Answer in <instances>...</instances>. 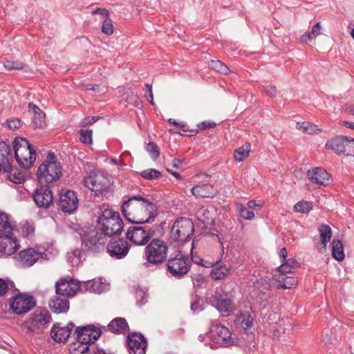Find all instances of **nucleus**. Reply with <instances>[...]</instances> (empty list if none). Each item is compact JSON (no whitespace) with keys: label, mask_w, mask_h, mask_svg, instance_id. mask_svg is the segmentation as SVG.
Returning a JSON list of instances; mask_svg holds the SVG:
<instances>
[{"label":"nucleus","mask_w":354,"mask_h":354,"mask_svg":"<svg viewBox=\"0 0 354 354\" xmlns=\"http://www.w3.org/2000/svg\"><path fill=\"white\" fill-rule=\"evenodd\" d=\"M216 124L214 122L205 121V122H201L198 125V127L201 129L205 130V129H207L214 128L216 127Z\"/></svg>","instance_id":"e2e57ef3"},{"label":"nucleus","mask_w":354,"mask_h":354,"mask_svg":"<svg viewBox=\"0 0 354 354\" xmlns=\"http://www.w3.org/2000/svg\"><path fill=\"white\" fill-rule=\"evenodd\" d=\"M32 198L38 207L45 209L50 207L53 202L52 191L46 185H40L35 189L32 194Z\"/></svg>","instance_id":"a211bd4d"},{"label":"nucleus","mask_w":354,"mask_h":354,"mask_svg":"<svg viewBox=\"0 0 354 354\" xmlns=\"http://www.w3.org/2000/svg\"><path fill=\"white\" fill-rule=\"evenodd\" d=\"M102 333L99 328L93 325L78 326L74 335L75 341L70 344L71 354H110L104 349L96 346L95 341Z\"/></svg>","instance_id":"f03ea898"},{"label":"nucleus","mask_w":354,"mask_h":354,"mask_svg":"<svg viewBox=\"0 0 354 354\" xmlns=\"http://www.w3.org/2000/svg\"><path fill=\"white\" fill-rule=\"evenodd\" d=\"M296 128L303 133L308 134H316L320 131L315 124L308 122H299L296 124Z\"/></svg>","instance_id":"c9c22d12"},{"label":"nucleus","mask_w":354,"mask_h":354,"mask_svg":"<svg viewBox=\"0 0 354 354\" xmlns=\"http://www.w3.org/2000/svg\"><path fill=\"white\" fill-rule=\"evenodd\" d=\"M321 239V243H328L332 237V230L330 226L322 224L318 229Z\"/></svg>","instance_id":"e433bc0d"},{"label":"nucleus","mask_w":354,"mask_h":354,"mask_svg":"<svg viewBox=\"0 0 354 354\" xmlns=\"http://www.w3.org/2000/svg\"><path fill=\"white\" fill-rule=\"evenodd\" d=\"M102 32L107 35H110L113 32V26L110 18L103 21Z\"/></svg>","instance_id":"5fc2aeb1"},{"label":"nucleus","mask_w":354,"mask_h":354,"mask_svg":"<svg viewBox=\"0 0 354 354\" xmlns=\"http://www.w3.org/2000/svg\"><path fill=\"white\" fill-rule=\"evenodd\" d=\"M35 306L33 297L25 293L18 294L10 301V309L14 313L19 315L28 313Z\"/></svg>","instance_id":"4468645a"},{"label":"nucleus","mask_w":354,"mask_h":354,"mask_svg":"<svg viewBox=\"0 0 354 354\" xmlns=\"http://www.w3.org/2000/svg\"><path fill=\"white\" fill-rule=\"evenodd\" d=\"M50 310L56 314L66 313L69 309V301L66 297L55 295L48 304Z\"/></svg>","instance_id":"393cba45"},{"label":"nucleus","mask_w":354,"mask_h":354,"mask_svg":"<svg viewBox=\"0 0 354 354\" xmlns=\"http://www.w3.org/2000/svg\"><path fill=\"white\" fill-rule=\"evenodd\" d=\"M3 65L8 70H21L24 68V64L19 61H11L6 60L4 62Z\"/></svg>","instance_id":"603ef678"},{"label":"nucleus","mask_w":354,"mask_h":354,"mask_svg":"<svg viewBox=\"0 0 354 354\" xmlns=\"http://www.w3.org/2000/svg\"><path fill=\"white\" fill-rule=\"evenodd\" d=\"M97 214L99 229L104 236L111 237L121 234L123 221L118 212L113 211L108 204L104 203L98 207Z\"/></svg>","instance_id":"7ed1b4c3"},{"label":"nucleus","mask_w":354,"mask_h":354,"mask_svg":"<svg viewBox=\"0 0 354 354\" xmlns=\"http://www.w3.org/2000/svg\"><path fill=\"white\" fill-rule=\"evenodd\" d=\"M236 209L239 213L241 217L247 220H252L254 217V214L253 211L248 209L246 207H245L242 204H238L236 205Z\"/></svg>","instance_id":"c03bdc74"},{"label":"nucleus","mask_w":354,"mask_h":354,"mask_svg":"<svg viewBox=\"0 0 354 354\" xmlns=\"http://www.w3.org/2000/svg\"><path fill=\"white\" fill-rule=\"evenodd\" d=\"M19 254L21 264L26 268L32 266L39 258V253L31 248L21 250Z\"/></svg>","instance_id":"bb28decb"},{"label":"nucleus","mask_w":354,"mask_h":354,"mask_svg":"<svg viewBox=\"0 0 354 354\" xmlns=\"http://www.w3.org/2000/svg\"><path fill=\"white\" fill-rule=\"evenodd\" d=\"M75 327L73 322L68 323L66 326H61L60 323L53 325L50 335L53 339L57 342H65L68 339L72 329Z\"/></svg>","instance_id":"412c9836"},{"label":"nucleus","mask_w":354,"mask_h":354,"mask_svg":"<svg viewBox=\"0 0 354 354\" xmlns=\"http://www.w3.org/2000/svg\"><path fill=\"white\" fill-rule=\"evenodd\" d=\"M19 232L15 223L7 214L0 212V241L16 243L19 241Z\"/></svg>","instance_id":"9b49d317"},{"label":"nucleus","mask_w":354,"mask_h":354,"mask_svg":"<svg viewBox=\"0 0 354 354\" xmlns=\"http://www.w3.org/2000/svg\"><path fill=\"white\" fill-rule=\"evenodd\" d=\"M62 174V167L53 152H48L46 160L39 166L36 176L38 182L42 184L54 183Z\"/></svg>","instance_id":"20e7f679"},{"label":"nucleus","mask_w":354,"mask_h":354,"mask_svg":"<svg viewBox=\"0 0 354 354\" xmlns=\"http://www.w3.org/2000/svg\"><path fill=\"white\" fill-rule=\"evenodd\" d=\"M307 176L313 183L323 186L329 185L332 181L330 175L322 167H313L308 169Z\"/></svg>","instance_id":"aec40b11"},{"label":"nucleus","mask_w":354,"mask_h":354,"mask_svg":"<svg viewBox=\"0 0 354 354\" xmlns=\"http://www.w3.org/2000/svg\"><path fill=\"white\" fill-rule=\"evenodd\" d=\"M12 144L15 157L19 165L24 168L31 167L36 160V153L28 140L17 137Z\"/></svg>","instance_id":"39448f33"},{"label":"nucleus","mask_w":354,"mask_h":354,"mask_svg":"<svg viewBox=\"0 0 354 354\" xmlns=\"http://www.w3.org/2000/svg\"><path fill=\"white\" fill-rule=\"evenodd\" d=\"M325 147L337 155L354 156V138L345 136H335L328 140Z\"/></svg>","instance_id":"1a4fd4ad"},{"label":"nucleus","mask_w":354,"mask_h":354,"mask_svg":"<svg viewBox=\"0 0 354 354\" xmlns=\"http://www.w3.org/2000/svg\"><path fill=\"white\" fill-rule=\"evenodd\" d=\"M8 127L11 130H17L22 125V122L18 118H13L7 121Z\"/></svg>","instance_id":"052dcab7"},{"label":"nucleus","mask_w":354,"mask_h":354,"mask_svg":"<svg viewBox=\"0 0 354 354\" xmlns=\"http://www.w3.org/2000/svg\"><path fill=\"white\" fill-rule=\"evenodd\" d=\"M58 205L62 211L66 213H72L78 205V199L75 193L71 190L62 192L58 201Z\"/></svg>","instance_id":"6ab92c4d"},{"label":"nucleus","mask_w":354,"mask_h":354,"mask_svg":"<svg viewBox=\"0 0 354 354\" xmlns=\"http://www.w3.org/2000/svg\"><path fill=\"white\" fill-rule=\"evenodd\" d=\"M313 209L312 203L308 201H301L297 203L294 206V209L297 212L306 214Z\"/></svg>","instance_id":"37998d69"},{"label":"nucleus","mask_w":354,"mask_h":354,"mask_svg":"<svg viewBox=\"0 0 354 354\" xmlns=\"http://www.w3.org/2000/svg\"><path fill=\"white\" fill-rule=\"evenodd\" d=\"M92 15H99L102 21L109 18L110 12L104 8H97L92 11Z\"/></svg>","instance_id":"bf43d9fd"},{"label":"nucleus","mask_w":354,"mask_h":354,"mask_svg":"<svg viewBox=\"0 0 354 354\" xmlns=\"http://www.w3.org/2000/svg\"><path fill=\"white\" fill-rule=\"evenodd\" d=\"M196 216L198 221V225L202 228H209L214 224L212 214L207 208L203 207L198 209L196 213Z\"/></svg>","instance_id":"c85d7f7f"},{"label":"nucleus","mask_w":354,"mask_h":354,"mask_svg":"<svg viewBox=\"0 0 354 354\" xmlns=\"http://www.w3.org/2000/svg\"><path fill=\"white\" fill-rule=\"evenodd\" d=\"M108 330L115 334H123L127 331L129 326L123 317L113 319L107 326Z\"/></svg>","instance_id":"c756f323"},{"label":"nucleus","mask_w":354,"mask_h":354,"mask_svg":"<svg viewBox=\"0 0 354 354\" xmlns=\"http://www.w3.org/2000/svg\"><path fill=\"white\" fill-rule=\"evenodd\" d=\"M127 344L131 354H145L147 342L140 333H129L127 339Z\"/></svg>","instance_id":"f3484780"},{"label":"nucleus","mask_w":354,"mask_h":354,"mask_svg":"<svg viewBox=\"0 0 354 354\" xmlns=\"http://www.w3.org/2000/svg\"><path fill=\"white\" fill-rule=\"evenodd\" d=\"M214 306L221 313H229L233 309L232 301L227 294L226 295V298L221 299Z\"/></svg>","instance_id":"f704fd0d"},{"label":"nucleus","mask_w":354,"mask_h":354,"mask_svg":"<svg viewBox=\"0 0 354 354\" xmlns=\"http://www.w3.org/2000/svg\"><path fill=\"white\" fill-rule=\"evenodd\" d=\"M219 261H220L219 259H217L216 260H213V261H206V260L203 259V263H201V265L205 268L214 267V265L217 264Z\"/></svg>","instance_id":"774afa93"},{"label":"nucleus","mask_w":354,"mask_h":354,"mask_svg":"<svg viewBox=\"0 0 354 354\" xmlns=\"http://www.w3.org/2000/svg\"><path fill=\"white\" fill-rule=\"evenodd\" d=\"M263 205V203H257L255 201L251 200L248 202V207L251 211L256 210L257 208L261 207Z\"/></svg>","instance_id":"69168bd1"},{"label":"nucleus","mask_w":354,"mask_h":354,"mask_svg":"<svg viewBox=\"0 0 354 354\" xmlns=\"http://www.w3.org/2000/svg\"><path fill=\"white\" fill-rule=\"evenodd\" d=\"M20 245H0V257H6L15 253Z\"/></svg>","instance_id":"a19ab883"},{"label":"nucleus","mask_w":354,"mask_h":354,"mask_svg":"<svg viewBox=\"0 0 354 354\" xmlns=\"http://www.w3.org/2000/svg\"><path fill=\"white\" fill-rule=\"evenodd\" d=\"M140 174L142 178L147 180H156L162 176L160 171L156 169H148L142 171Z\"/></svg>","instance_id":"79ce46f5"},{"label":"nucleus","mask_w":354,"mask_h":354,"mask_svg":"<svg viewBox=\"0 0 354 354\" xmlns=\"http://www.w3.org/2000/svg\"><path fill=\"white\" fill-rule=\"evenodd\" d=\"M194 231L192 221L187 218H180L173 224L169 236L171 242L185 243L189 241Z\"/></svg>","instance_id":"423d86ee"},{"label":"nucleus","mask_w":354,"mask_h":354,"mask_svg":"<svg viewBox=\"0 0 354 354\" xmlns=\"http://www.w3.org/2000/svg\"><path fill=\"white\" fill-rule=\"evenodd\" d=\"M322 26L320 22H317L313 26L311 31L305 32L300 38L301 41L307 44L321 35Z\"/></svg>","instance_id":"473e14b6"},{"label":"nucleus","mask_w":354,"mask_h":354,"mask_svg":"<svg viewBox=\"0 0 354 354\" xmlns=\"http://www.w3.org/2000/svg\"><path fill=\"white\" fill-rule=\"evenodd\" d=\"M167 271L174 277L180 278L186 274L190 270L191 262L187 256L178 252L167 261Z\"/></svg>","instance_id":"f8f14e48"},{"label":"nucleus","mask_w":354,"mask_h":354,"mask_svg":"<svg viewBox=\"0 0 354 354\" xmlns=\"http://www.w3.org/2000/svg\"><path fill=\"white\" fill-rule=\"evenodd\" d=\"M209 339L213 342L214 346L228 347L232 345H236L239 343L236 337H232L230 331L223 325L213 322L209 330Z\"/></svg>","instance_id":"0eeeda50"},{"label":"nucleus","mask_w":354,"mask_h":354,"mask_svg":"<svg viewBox=\"0 0 354 354\" xmlns=\"http://www.w3.org/2000/svg\"><path fill=\"white\" fill-rule=\"evenodd\" d=\"M203 301L196 296L192 302L191 303V310L194 313H199L202 311V310L203 309Z\"/></svg>","instance_id":"6e6d98bb"},{"label":"nucleus","mask_w":354,"mask_h":354,"mask_svg":"<svg viewBox=\"0 0 354 354\" xmlns=\"http://www.w3.org/2000/svg\"><path fill=\"white\" fill-rule=\"evenodd\" d=\"M86 286V288L90 292H100L101 284L97 281H94V280L88 281Z\"/></svg>","instance_id":"13d9d810"},{"label":"nucleus","mask_w":354,"mask_h":354,"mask_svg":"<svg viewBox=\"0 0 354 354\" xmlns=\"http://www.w3.org/2000/svg\"><path fill=\"white\" fill-rule=\"evenodd\" d=\"M18 230L19 232V241L16 243L21 241V237L27 238L28 239L31 240L35 234V227L32 224H30L28 222L23 223L20 229L18 228Z\"/></svg>","instance_id":"72a5a7b5"},{"label":"nucleus","mask_w":354,"mask_h":354,"mask_svg":"<svg viewBox=\"0 0 354 354\" xmlns=\"http://www.w3.org/2000/svg\"><path fill=\"white\" fill-rule=\"evenodd\" d=\"M278 281L281 288L283 289L291 288L292 286L297 283V280L295 278L285 276V274H281Z\"/></svg>","instance_id":"ea45409f"},{"label":"nucleus","mask_w":354,"mask_h":354,"mask_svg":"<svg viewBox=\"0 0 354 354\" xmlns=\"http://www.w3.org/2000/svg\"><path fill=\"white\" fill-rule=\"evenodd\" d=\"M13 160L10 147L5 142H0V170L9 172Z\"/></svg>","instance_id":"b1692460"},{"label":"nucleus","mask_w":354,"mask_h":354,"mask_svg":"<svg viewBox=\"0 0 354 354\" xmlns=\"http://www.w3.org/2000/svg\"><path fill=\"white\" fill-rule=\"evenodd\" d=\"M147 150L153 159H156L160 156L158 147L154 142H149L147 145Z\"/></svg>","instance_id":"4d7b16f0"},{"label":"nucleus","mask_w":354,"mask_h":354,"mask_svg":"<svg viewBox=\"0 0 354 354\" xmlns=\"http://www.w3.org/2000/svg\"><path fill=\"white\" fill-rule=\"evenodd\" d=\"M263 86L264 88L265 93H266L267 95H268L271 97H274L277 96V89L275 86L271 85V84H268V85H264Z\"/></svg>","instance_id":"680f3d73"},{"label":"nucleus","mask_w":354,"mask_h":354,"mask_svg":"<svg viewBox=\"0 0 354 354\" xmlns=\"http://www.w3.org/2000/svg\"><path fill=\"white\" fill-rule=\"evenodd\" d=\"M79 290L80 285L77 280L64 278L55 283L56 294L67 299L75 296Z\"/></svg>","instance_id":"dca6fc26"},{"label":"nucleus","mask_w":354,"mask_h":354,"mask_svg":"<svg viewBox=\"0 0 354 354\" xmlns=\"http://www.w3.org/2000/svg\"><path fill=\"white\" fill-rule=\"evenodd\" d=\"M250 151V144L245 143L244 145L237 149L234 152V158L236 160L241 162L246 158Z\"/></svg>","instance_id":"4c0bfd02"},{"label":"nucleus","mask_w":354,"mask_h":354,"mask_svg":"<svg viewBox=\"0 0 354 354\" xmlns=\"http://www.w3.org/2000/svg\"><path fill=\"white\" fill-rule=\"evenodd\" d=\"M122 212L124 217L131 223L142 224L149 223L154 218L157 207L147 198L133 196L123 203Z\"/></svg>","instance_id":"f257e3e1"},{"label":"nucleus","mask_w":354,"mask_h":354,"mask_svg":"<svg viewBox=\"0 0 354 354\" xmlns=\"http://www.w3.org/2000/svg\"><path fill=\"white\" fill-rule=\"evenodd\" d=\"M230 267L226 265L214 266L210 272V277L214 280H222L230 274Z\"/></svg>","instance_id":"2f4dec72"},{"label":"nucleus","mask_w":354,"mask_h":354,"mask_svg":"<svg viewBox=\"0 0 354 354\" xmlns=\"http://www.w3.org/2000/svg\"><path fill=\"white\" fill-rule=\"evenodd\" d=\"M86 254H95L104 250L105 245H83Z\"/></svg>","instance_id":"09e8293b"},{"label":"nucleus","mask_w":354,"mask_h":354,"mask_svg":"<svg viewBox=\"0 0 354 354\" xmlns=\"http://www.w3.org/2000/svg\"><path fill=\"white\" fill-rule=\"evenodd\" d=\"M153 235V232H146L143 227H135L128 231L127 238L132 243H147Z\"/></svg>","instance_id":"5701e85b"},{"label":"nucleus","mask_w":354,"mask_h":354,"mask_svg":"<svg viewBox=\"0 0 354 354\" xmlns=\"http://www.w3.org/2000/svg\"><path fill=\"white\" fill-rule=\"evenodd\" d=\"M251 309L241 312L237 315L236 323L241 326L243 330L251 328L253 326L254 317Z\"/></svg>","instance_id":"7c9ffc66"},{"label":"nucleus","mask_w":354,"mask_h":354,"mask_svg":"<svg viewBox=\"0 0 354 354\" xmlns=\"http://www.w3.org/2000/svg\"><path fill=\"white\" fill-rule=\"evenodd\" d=\"M279 257L281 264L277 269L281 274L290 273L293 269L299 266L296 259L288 257V252L285 248L279 250Z\"/></svg>","instance_id":"4be33fe9"},{"label":"nucleus","mask_w":354,"mask_h":354,"mask_svg":"<svg viewBox=\"0 0 354 354\" xmlns=\"http://www.w3.org/2000/svg\"><path fill=\"white\" fill-rule=\"evenodd\" d=\"M168 122L172 125H174L177 127H179L180 129H182L183 131V132H178L177 131H173L171 130L173 132L176 133H179L182 136H193L194 134H196L197 133V131H194V130H192L190 131V133L189 134H187L186 133L187 131L185 129H184V127H185V124H183V123H180V122H176L175 120L172 119V118H169L168 120Z\"/></svg>","instance_id":"de8ad7c7"},{"label":"nucleus","mask_w":354,"mask_h":354,"mask_svg":"<svg viewBox=\"0 0 354 354\" xmlns=\"http://www.w3.org/2000/svg\"><path fill=\"white\" fill-rule=\"evenodd\" d=\"M50 321L51 315L47 310H37L29 319L28 328L31 332L40 333L48 327Z\"/></svg>","instance_id":"2eb2a0df"},{"label":"nucleus","mask_w":354,"mask_h":354,"mask_svg":"<svg viewBox=\"0 0 354 354\" xmlns=\"http://www.w3.org/2000/svg\"><path fill=\"white\" fill-rule=\"evenodd\" d=\"M167 245H147L145 249V257L146 261L142 266L149 268L151 266H158L162 263L167 255Z\"/></svg>","instance_id":"9d476101"},{"label":"nucleus","mask_w":354,"mask_h":354,"mask_svg":"<svg viewBox=\"0 0 354 354\" xmlns=\"http://www.w3.org/2000/svg\"><path fill=\"white\" fill-rule=\"evenodd\" d=\"M86 256L85 249L83 245L80 247H75L68 251L66 254L68 263L72 267H77L82 261L83 258Z\"/></svg>","instance_id":"a878e982"},{"label":"nucleus","mask_w":354,"mask_h":354,"mask_svg":"<svg viewBox=\"0 0 354 354\" xmlns=\"http://www.w3.org/2000/svg\"><path fill=\"white\" fill-rule=\"evenodd\" d=\"M333 257L338 261H342L345 258L343 245H332Z\"/></svg>","instance_id":"a18cd8bd"},{"label":"nucleus","mask_w":354,"mask_h":354,"mask_svg":"<svg viewBox=\"0 0 354 354\" xmlns=\"http://www.w3.org/2000/svg\"><path fill=\"white\" fill-rule=\"evenodd\" d=\"M209 66L221 74L227 75L230 72L228 66L219 60H211Z\"/></svg>","instance_id":"58836bf2"},{"label":"nucleus","mask_w":354,"mask_h":354,"mask_svg":"<svg viewBox=\"0 0 354 354\" xmlns=\"http://www.w3.org/2000/svg\"><path fill=\"white\" fill-rule=\"evenodd\" d=\"M14 287V283L0 278V297H3L8 292L9 288Z\"/></svg>","instance_id":"3c124183"},{"label":"nucleus","mask_w":354,"mask_h":354,"mask_svg":"<svg viewBox=\"0 0 354 354\" xmlns=\"http://www.w3.org/2000/svg\"><path fill=\"white\" fill-rule=\"evenodd\" d=\"M227 293L225 292L222 288L217 287L211 293L210 302L214 305L216 302L223 298H226Z\"/></svg>","instance_id":"49530a36"},{"label":"nucleus","mask_w":354,"mask_h":354,"mask_svg":"<svg viewBox=\"0 0 354 354\" xmlns=\"http://www.w3.org/2000/svg\"><path fill=\"white\" fill-rule=\"evenodd\" d=\"M84 185L92 192H95V195L103 194L107 192L110 182L107 177L102 172H93L84 179Z\"/></svg>","instance_id":"ddd939ff"},{"label":"nucleus","mask_w":354,"mask_h":354,"mask_svg":"<svg viewBox=\"0 0 354 354\" xmlns=\"http://www.w3.org/2000/svg\"><path fill=\"white\" fill-rule=\"evenodd\" d=\"M146 87V97L147 100L150 102V103L153 105V93H152V86L151 85L147 84H145Z\"/></svg>","instance_id":"0e129e2a"},{"label":"nucleus","mask_w":354,"mask_h":354,"mask_svg":"<svg viewBox=\"0 0 354 354\" xmlns=\"http://www.w3.org/2000/svg\"><path fill=\"white\" fill-rule=\"evenodd\" d=\"M83 90L93 91L95 92L99 91V86L97 85L87 84L81 85Z\"/></svg>","instance_id":"338daca9"},{"label":"nucleus","mask_w":354,"mask_h":354,"mask_svg":"<svg viewBox=\"0 0 354 354\" xmlns=\"http://www.w3.org/2000/svg\"><path fill=\"white\" fill-rule=\"evenodd\" d=\"M80 141L83 143L92 144V131L91 130H80Z\"/></svg>","instance_id":"864d4df0"},{"label":"nucleus","mask_w":354,"mask_h":354,"mask_svg":"<svg viewBox=\"0 0 354 354\" xmlns=\"http://www.w3.org/2000/svg\"><path fill=\"white\" fill-rule=\"evenodd\" d=\"M211 176L207 174H198L193 177L194 186L191 192L196 198H214L217 194V189L209 182Z\"/></svg>","instance_id":"6e6552de"},{"label":"nucleus","mask_w":354,"mask_h":354,"mask_svg":"<svg viewBox=\"0 0 354 354\" xmlns=\"http://www.w3.org/2000/svg\"><path fill=\"white\" fill-rule=\"evenodd\" d=\"M131 245H106V252L112 257L116 259H123L127 256Z\"/></svg>","instance_id":"cd10ccee"},{"label":"nucleus","mask_w":354,"mask_h":354,"mask_svg":"<svg viewBox=\"0 0 354 354\" xmlns=\"http://www.w3.org/2000/svg\"><path fill=\"white\" fill-rule=\"evenodd\" d=\"M45 113H39V115H34V118L32 120V127L36 128H43L46 124L45 121Z\"/></svg>","instance_id":"8fccbe9b"}]
</instances>
